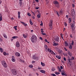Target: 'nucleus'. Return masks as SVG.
<instances>
[{
  "label": "nucleus",
  "mask_w": 76,
  "mask_h": 76,
  "mask_svg": "<svg viewBox=\"0 0 76 76\" xmlns=\"http://www.w3.org/2000/svg\"><path fill=\"white\" fill-rule=\"evenodd\" d=\"M55 40L56 42H59L60 41V39L57 36L55 38Z\"/></svg>",
  "instance_id": "obj_6"
},
{
  "label": "nucleus",
  "mask_w": 76,
  "mask_h": 76,
  "mask_svg": "<svg viewBox=\"0 0 76 76\" xmlns=\"http://www.w3.org/2000/svg\"><path fill=\"white\" fill-rule=\"evenodd\" d=\"M35 1L36 2H37V3H38L39 2V1L38 0H35Z\"/></svg>",
  "instance_id": "obj_62"
},
{
  "label": "nucleus",
  "mask_w": 76,
  "mask_h": 76,
  "mask_svg": "<svg viewBox=\"0 0 76 76\" xmlns=\"http://www.w3.org/2000/svg\"><path fill=\"white\" fill-rule=\"evenodd\" d=\"M16 60V59H15V58L14 57V56H12V61L13 62H15Z\"/></svg>",
  "instance_id": "obj_9"
},
{
  "label": "nucleus",
  "mask_w": 76,
  "mask_h": 76,
  "mask_svg": "<svg viewBox=\"0 0 76 76\" xmlns=\"http://www.w3.org/2000/svg\"><path fill=\"white\" fill-rule=\"evenodd\" d=\"M16 46L17 47H20V44L19 42H16Z\"/></svg>",
  "instance_id": "obj_7"
},
{
  "label": "nucleus",
  "mask_w": 76,
  "mask_h": 76,
  "mask_svg": "<svg viewBox=\"0 0 76 76\" xmlns=\"http://www.w3.org/2000/svg\"><path fill=\"white\" fill-rule=\"evenodd\" d=\"M56 58H57L59 59H60V58H61V56H56Z\"/></svg>",
  "instance_id": "obj_17"
},
{
  "label": "nucleus",
  "mask_w": 76,
  "mask_h": 76,
  "mask_svg": "<svg viewBox=\"0 0 76 76\" xmlns=\"http://www.w3.org/2000/svg\"><path fill=\"white\" fill-rule=\"evenodd\" d=\"M67 52L68 55L69 56H72V53H71L70 51H68Z\"/></svg>",
  "instance_id": "obj_14"
},
{
  "label": "nucleus",
  "mask_w": 76,
  "mask_h": 76,
  "mask_svg": "<svg viewBox=\"0 0 76 76\" xmlns=\"http://www.w3.org/2000/svg\"><path fill=\"white\" fill-rule=\"evenodd\" d=\"M50 30H52V29H53V27H50Z\"/></svg>",
  "instance_id": "obj_58"
},
{
  "label": "nucleus",
  "mask_w": 76,
  "mask_h": 76,
  "mask_svg": "<svg viewBox=\"0 0 76 76\" xmlns=\"http://www.w3.org/2000/svg\"><path fill=\"white\" fill-rule=\"evenodd\" d=\"M3 54L4 56H6V52H3Z\"/></svg>",
  "instance_id": "obj_51"
},
{
  "label": "nucleus",
  "mask_w": 76,
  "mask_h": 76,
  "mask_svg": "<svg viewBox=\"0 0 76 76\" xmlns=\"http://www.w3.org/2000/svg\"><path fill=\"white\" fill-rule=\"evenodd\" d=\"M63 54L64 56H67V53H63Z\"/></svg>",
  "instance_id": "obj_41"
},
{
  "label": "nucleus",
  "mask_w": 76,
  "mask_h": 76,
  "mask_svg": "<svg viewBox=\"0 0 76 76\" xmlns=\"http://www.w3.org/2000/svg\"><path fill=\"white\" fill-rule=\"evenodd\" d=\"M75 59V57L73 56H72V57H71V58L70 59V60H74Z\"/></svg>",
  "instance_id": "obj_31"
},
{
  "label": "nucleus",
  "mask_w": 76,
  "mask_h": 76,
  "mask_svg": "<svg viewBox=\"0 0 76 76\" xmlns=\"http://www.w3.org/2000/svg\"><path fill=\"white\" fill-rule=\"evenodd\" d=\"M3 35L5 38H7V36H6V34H3Z\"/></svg>",
  "instance_id": "obj_18"
},
{
  "label": "nucleus",
  "mask_w": 76,
  "mask_h": 76,
  "mask_svg": "<svg viewBox=\"0 0 76 76\" xmlns=\"http://www.w3.org/2000/svg\"><path fill=\"white\" fill-rule=\"evenodd\" d=\"M60 68L61 69H63V66H60Z\"/></svg>",
  "instance_id": "obj_61"
},
{
  "label": "nucleus",
  "mask_w": 76,
  "mask_h": 76,
  "mask_svg": "<svg viewBox=\"0 0 76 76\" xmlns=\"http://www.w3.org/2000/svg\"><path fill=\"white\" fill-rule=\"evenodd\" d=\"M41 32L42 33H43L44 31H43V28H41Z\"/></svg>",
  "instance_id": "obj_47"
},
{
  "label": "nucleus",
  "mask_w": 76,
  "mask_h": 76,
  "mask_svg": "<svg viewBox=\"0 0 76 76\" xmlns=\"http://www.w3.org/2000/svg\"><path fill=\"white\" fill-rule=\"evenodd\" d=\"M19 4H20V6H21L22 5V1H20Z\"/></svg>",
  "instance_id": "obj_35"
},
{
  "label": "nucleus",
  "mask_w": 76,
  "mask_h": 76,
  "mask_svg": "<svg viewBox=\"0 0 76 76\" xmlns=\"http://www.w3.org/2000/svg\"><path fill=\"white\" fill-rule=\"evenodd\" d=\"M32 13H33V15H34V16H35V12H32Z\"/></svg>",
  "instance_id": "obj_53"
},
{
  "label": "nucleus",
  "mask_w": 76,
  "mask_h": 76,
  "mask_svg": "<svg viewBox=\"0 0 76 76\" xmlns=\"http://www.w3.org/2000/svg\"><path fill=\"white\" fill-rule=\"evenodd\" d=\"M62 75L63 76H65V72H64L61 73Z\"/></svg>",
  "instance_id": "obj_36"
},
{
  "label": "nucleus",
  "mask_w": 76,
  "mask_h": 76,
  "mask_svg": "<svg viewBox=\"0 0 76 76\" xmlns=\"http://www.w3.org/2000/svg\"><path fill=\"white\" fill-rule=\"evenodd\" d=\"M18 18H20V12H18Z\"/></svg>",
  "instance_id": "obj_15"
},
{
  "label": "nucleus",
  "mask_w": 76,
  "mask_h": 76,
  "mask_svg": "<svg viewBox=\"0 0 76 76\" xmlns=\"http://www.w3.org/2000/svg\"><path fill=\"white\" fill-rule=\"evenodd\" d=\"M29 67H30V68H32V67H33V66L32 65H30L29 66Z\"/></svg>",
  "instance_id": "obj_38"
},
{
  "label": "nucleus",
  "mask_w": 76,
  "mask_h": 76,
  "mask_svg": "<svg viewBox=\"0 0 76 76\" xmlns=\"http://www.w3.org/2000/svg\"><path fill=\"white\" fill-rule=\"evenodd\" d=\"M2 64V66L5 67V68H6L7 67V65L6 64V62L5 61H3L1 62Z\"/></svg>",
  "instance_id": "obj_3"
},
{
  "label": "nucleus",
  "mask_w": 76,
  "mask_h": 76,
  "mask_svg": "<svg viewBox=\"0 0 76 76\" xmlns=\"http://www.w3.org/2000/svg\"><path fill=\"white\" fill-rule=\"evenodd\" d=\"M47 50L48 51H49V53H51L52 51H53L51 50L50 49H49V48H48V49Z\"/></svg>",
  "instance_id": "obj_26"
},
{
  "label": "nucleus",
  "mask_w": 76,
  "mask_h": 76,
  "mask_svg": "<svg viewBox=\"0 0 76 76\" xmlns=\"http://www.w3.org/2000/svg\"><path fill=\"white\" fill-rule=\"evenodd\" d=\"M23 36L24 38H26V37H27V36H26L24 34H23Z\"/></svg>",
  "instance_id": "obj_32"
},
{
  "label": "nucleus",
  "mask_w": 76,
  "mask_h": 76,
  "mask_svg": "<svg viewBox=\"0 0 76 76\" xmlns=\"http://www.w3.org/2000/svg\"><path fill=\"white\" fill-rule=\"evenodd\" d=\"M45 42H48V40L47 39H45Z\"/></svg>",
  "instance_id": "obj_64"
},
{
  "label": "nucleus",
  "mask_w": 76,
  "mask_h": 76,
  "mask_svg": "<svg viewBox=\"0 0 76 76\" xmlns=\"http://www.w3.org/2000/svg\"><path fill=\"white\" fill-rule=\"evenodd\" d=\"M31 40L33 43H35V42L37 41V37L35 35H33L31 38Z\"/></svg>",
  "instance_id": "obj_1"
},
{
  "label": "nucleus",
  "mask_w": 76,
  "mask_h": 76,
  "mask_svg": "<svg viewBox=\"0 0 76 76\" xmlns=\"http://www.w3.org/2000/svg\"><path fill=\"white\" fill-rule=\"evenodd\" d=\"M21 23H22V24L23 25H24L25 24V23L22 22V21H21Z\"/></svg>",
  "instance_id": "obj_57"
},
{
  "label": "nucleus",
  "mask_w": 76,
  "mask_h": 76,
  "mask_svg": "<svg viewBox=\"0 0 76 76\" xmlns=\"http://www.w3.org/2000/svg\"><path fill=\"white\" fill-rule=\"evenodd\" d=\"M49 25V26H50V27L52 26H53V21H50Z\"/></svg>",
  "instance_id": "obj_13"
},
{
  "label": "nucleus",
  "mask_w": 76,
  "mask_h": 76,
  "mask_svg": "<svg viewBox=\"0 0 76 76\" xmlns=\"http://www.w3.org/2000/svg\"><path fill=\"white\" fill-rule=\"evenodd\" d=\"M49 4V1H46V4L47 5Z\"/></svg>",
  "instance_id": "obj_40"
},
{
  "label": "nucleus",
  "mask_w": 76,
  "mask_h": 76,
  "mask_svg": "<svg viewBox=\"0 0 76 76\" xmlns=\"http://www.w3.org/2000/svg\"><path fill=\"white\" fill-rule=\"evenodd\" d=\"M70 38H73V36H72V34L70 35Z\"/></svg>",
  "instance_id": "obj_52"
},
{
  "label": "nucleus",
  "mask_w": 76,
  "mask_h": 76,
  "mask_svg": "<svg viewBox=\"0 0 76 76\" xmlns=\"http://www.w3.org/2000/svg\"><path fill=\"white\" fill-rule=\"evenodd\" d=\"M39 39H40V40H42V39H43L41 37H40Z\"/></svg>",
  "instance_id": "obj_60"
},
{
  "label": "nucleus",
  "mask_w": 76,
  "mask_h": 76,
  "mask_svg": "<svg viewBox=\"0 0 76 76\" xmlns=\"http://www.w3.org/2000/svg\"><path fill=\"white\" fill-rule=\"evenodd\" d=\"M68 64H69L70 66H71L72 64V62L70 61V59H69L68 60Z\"/></svg>",
  "instance_id": "obj_12"
},
{
  "label": "nucleus",
  "mask_w": 76,
  "mask_h": 76,
  "mask_svg": "<svg viewBox=\"0 0 76 76\" xmlns=\"http://www.w3.org/2000/svg\"><path fill=\"white\" fill-rule=\"evenodd\" d=\"M56 14L57 15H58V16H60V14L58 13V12H56Z\"/></svg>",
  "instance_id": "obj_49"
},
{
  "label": "nucleus",
  "mask_w": 76,
  "mask_h": 76,
  "mask_svg": "<svg viewBox=\"0 0 76 76\" xmlns=\"http://www.w3.org/2000/svg\"><path fill=\"white\" fill-rule=\"evenodd\" d=\"M42 25H43V23H42V21H41V24H40V25H41V26H42Z\"/></svg>",
  "instance_id": "obj_46"
},
{
  "label": "nucleus",
  "mask_w": 76,
  "mask_h": 76,
  "mask_svg": "<svg viewBox=\"0 0 76 76\" xmlns=\"http://www.w3.org/2000/svg\"><path fill=\"white\" fill-rule=\"evenodd\" d=\"M15 55L17 57H20V54L18 52H16L15 53Z\"/></svg>",
  "instance_id": "obj_8"
},
{
  "label": "nucleus",
  "mask_w": 76,
  "mask_h": 76,
  "mask_svg": "<svg viewBox=\"0 0 76 76\" xmlns=\"http://www.w3.org/2000/svg\"><path fill=\"white\" fill-rule=\"evenodd\" d=\"M58 69L59 70V72H61V69L59 67V66H58Z\"/></svg>",
  "instance_id": "obj_29"
},
{
  "label": "nucleus",
  "mask_w": 76,
  "mask_h": 76,
  "mask_svg": "<svg viewBox=\"0 0 76 76\" xmlns=\"http://www.w3.org/2000/svg\"><path fill=\"white\" fill-rule=\"evenodd\" d=\"M64 49L65 50V51H67V49H66V48L64 47Z\"/></svg>",
  "instance_id": "obj_50"
},
{
  "label": "nucleus",
  "mask_w": 76,
  "mask_h": 76,
  "mask_svg": "<svg viewBox=\"0 0 76 76\" xmlns=\"http://www.w3.org/2000/svg\"><path fill=\"white\" fill-rule=\"evenodd\" d=\"M53 46H57V45H59L58 43H56L55 42H53Z\"/></svg>",
  "instance_id": "obj_10"
},
{
  "label": "nucleus",
  "mask_w": 76,
  "mask_h": 76,
  "mask_svg": "<svg viewBox=\"0 0 76 76\" xmlns=\"http://www.w3.org/2000/svg\"><path fill=\"white\" fill-rule=\"evenodd\" d=\"M18 38V37L17 36H13L12 37V38L13 39H16V38Z\"/></svg>",
  "instance_id": "obj_28"
},
{
  "label": "nucleus",
  "mask_w": 76,
  "mask_h": 76,
  "mask_svg": "<svg viewBox=\"0 0 76 76\" xmlns=\"http://www.w3.org/2000/svg\"><path fill=\"white\" fill-rule=\"evenodd\" d=\"M69 48L71 50H72V45H70V46L69 47Z\"/></svg>",
  "instance_id": "obj_33"
},
{
  "label": "nucleus",
  "mask_w": 76,
  "mask_h": 76,
  "mask_svg": "<svg viewBox=\"0 0 76 76\" xmlns=\"http://www.w3.org/2000/svg\"><path fill=\"white\" fill-rule=\"evenodd\" d=\"M51 76H56V75H55V74H51Z\"/></svg>",
  "instance_id": "obj_44"
},
{
  "label": "nucleus",
  "mask_w": 76,
  "mask_h": 76,
  "mask_svg": "<svg viewBox=\"0 0 76 76\" xmlns=\"http://www.w3.org/2000/svg\"><path fill=\"white\" fill-rule=\"evenodd\" d=\"M32 58H33L34 60H38V57H37V56L36 55H34L32 57Z\"/></svg>",
  "instance_id": "obj_5"
},
{
  "label": "nucleus",
  "mask_w": 76,
  "mask_h": 76,
  "mask_svg": "<svg viewBox=\"0 0 76 76\" xmlns=\"http://www.w3.org/2000/svg\"><path fill=\"white\" fill-rule=\"evenodd\" d=\"M2 20V16L0 17V21H1Z\"/></svg>",
  "instance_id": "obj_48"
},
{
  "label": "nucleus",
  "mask_w": 76,
  "mask_h": 76,
  "mask_svg": "<svg viewBox=\"0 0 76 76\" xmlns=\"http://www.w3.org/2000/svg\"><path fill=\"white\" fill-rule=\"evenodd\" d=\"M68 21L69 23H70L72 21V18H68Z\"/></svg>",
  "instance_id": "obj_11"
},
{
  "label": "nucleus",
  "mask_w": 76,
  "mask_h": 76,
  "mask_svg": "<svg viewBox=\"0 0 76 76\" xmlns=\"http://www.w3.org/2000/svg\"><path fill=\"white\" fill-rule=\"evenodd\" d=\"M71 13L72 15H75V10H74L72 11Z\"/></svg>",
  "instance_id": "obj_23"
},
{
  "label": "nucleus",
  "mask_w": 76,
  "mask_h": 76,
  "mask_svg": "<svg viewBox=\"0 0 76 76\" xmlns=\"http://www.w3.org/2000/svg\"><path fill=\"white\" fill-rule=\"evenodd\" d=\"M27 25V24H26L25 23H24V26H26Z\"/></svg>",
  "instance_id": "obj_56"
},
{
  "label": "nucleus",
  "mask_w": 76,
  "mask_h": 76,
  "mask_svg": "<svg viewBox=\"0 0 76 76\" xmlns=\"http://www.w3.org/2000/svg\"><path fill=\"white\" fill-rule=\"evenodd\" d=\"M45 50H47L48 48V47H47V46L46 45H45Z\"/></svg>",
  "instance_id": "obj_21"
},
{
  "label": "nucleus",
  "mask_w": 76,
  "mask_h": 76,
  "mask_svg": "<svg viewBox=\"0 0 76 76\" xmlns=\"http://www.w3.org/2000/svg\"><path fill=\"white\" fill-rule=\"evenodd\" d=\"M29 22H30V24H31V25H33V23H32V22L31 19H30Z\"/></svg>",
  "instance_id": "obj_25"
},
{
  "label": "nucleus",
  "mask_w": 76,
  "mask_h": 76,
  "mask_svg": "<svg viewBox=\"0 0 76 76\" xmlns=\"http://www.w3.org/2000/svg\"><path fill=\"white\" fill-rule=\"evenodd\" d=\"M2 41H3V40H2L1 38H0V42H2Z\"/></svg>",
  "instance_id": "obj_59"
},
{
  "label": "nucleus",
  "mask_w": 76,
  "mask_h": 76,
  "mask_svg": "<svg viewBox=\"0 0 76 76\" xmlns=\"http://www.w3.org/2000/svg\"><path fill=\"white\" fill-rule=\"evenodd\" d=\"M55 70V68H53L52 69V72H54Z\"/></svg>",
  "instance_id": "obj_45"
},
{
  "label": "nucleus",
  "mask_w": 76,
  "mask_h": 76,
  "mask_svg": "<svg viewBox=\"0 0 76 76\" xmlns=\"http://www.w3.org/2000/svg\"><path fill=\"white\" fill-rule=\"evenodd\" d=\"M68 43L66 41L65 42V46L66 47H67L68 45Z\"/></svg>",
  "instance_id": "obj_16"
},
{
  "label": "nucleus",
  "mask_w": 76,
  "mask_h": 76,
  "mask_svg": "<svg viewBox=\"0 0 76 76\" xmlns=\"http://www.w3.org/2000/svg\"><path fill=\"white\" fill-rule=\"evenodd\" d=\"M40 72L41 73H45V70H41Z\"/></svg>",
  "instance_id": "obj_19"
},
{
  "label": "nucleus",
  "mask_w": 76,
  "mask_h": 76,
  "mask_svg": "<svg viewBox=\"0 0 76 76\" xmlns=\"http://www.w3.org/2000/svg\"><path fill=\"white\" fill-rule=\"evenodd\" d=\"M64 61H66V58L65 57L64 58Z\"/></svg>",
  "instance_id": "obj_55"
},
{
  "label": "nucleus",
  "mask_w": 76,
  "mask_h": 76,
  "mask_svg": "<svg viewBox=\"0 0 76 76\" xmlns=\"http://www.w3.org/2000/svg\"><path fill=\"white\" fill-rule=\"evenodd\" d=\"M37 18H40V17H41V14H38L37 16Z\"/></svg>",
  "instance_id": "obj_24"
},
{
  "label": "nucleus",
  "mask_w": 76,
  "mask_h": 76,
  "mask_svg": "<svg viewBox=\"0 0 76 76\" xmlns=\"http://www.w3.org/2000/svg\"><path fill=\"white\" fill-rule=\"evenodd\" d=\"M71 29H73V28L74 27V25H73V23H71Z\"/></svg>",
  "instance_id": "obj_20"
},
{
  "label": "nucleus",
  "mask_w": 76,
  "mask_h": 76,
  "mask_svg": "<svg viewBox=\"0 0 76 76\" xmlns=\"http://www.w3.org/2000/svg\"><path fill=\"white\" fill-rule=\"evenodd\" d=\"M51 54H53V55H54V56H56V53H54V52L53 51L51 52Z\"/></svg>",
  "instance_id": "obj_22"
},
{
  "label": "nucleus",
  "mask_w": 76,
  "mask_h": 76,
  "mask_svg": "<svg viewBox=\"0 0 76 76\" xmlns=\"http://www.w3.org/2000/svg\"><path fill=\"white\" fill-rule=\"evenodd\" d=\"M27 15H28V16H31V14H30V13L29 12H28L27 13Z\"/></svg>",
  "instance_id": "obj_37"
},
{
  "label": "nucleus",
  "mask_w": 76,
  "mask_h": 76,
  "mask_svg": "<svg viewBox=\"0 0 76 76\" xmlns=\"http://www.w3.org/2000/svg\"><path fill=\"white\" fill-rule=\"evenodd\" d=\"M39 7H37L36 8H35V9H37V10H38V9H39Z\"/></svg>",
  "instance_id": "obj_63"
},
{
  "label": "nucleus",
  "mask_w": 76,
  "mask_h": 76,
  "mask_svg": "<svg viewBox=\"0 0 76 76\" xmlns=\"http://www.w3.org/2000/svg\"><path fill=\"white\" fill-rule=\"evenodd\" d=\"M11 72L13 75H17V72H16V69H12Z\"/></svg>",
  "instance_id": "obj_4"
},
{
  "label": "nucleus",
  "mask_w": 76,
  "mask_h": 76,
  "mask_svg": "<svg viewBox=\"0 0 76 76\" xmlns=\"http://www.w3.org/2000/svg\"><path fill=\"white\" fill-rule=\"evenodd\" d=\"M59 12L60 14H63V11H62V10H61L59 11Z\"/></svg>",
  "instance_id": "obj_34"
},
{
  "label": "nucleus",
  "mask_w": 76,
  "mask_h": 76,
  "mask_svg": "<svg viewBox=\"0 0 76 76\" xmlns=\"http://www.w3.org/2000/svg\"><path fill=\"white\" fill-rule=\"evenodd\" d=\"M53 4L55 5L56 7L58 8L60 7V6L59 5V3L58 2L56 1H54L53 2Z\"/></svg>",
  "instance_id": "obj_2"
},
{
  "label": "nucleus",
  "mask_w": 76,
  "mask_h": 76,
  "mask_svg": "<svg viewBox=\"0 0 76 76\" xmlns=\"http://www.w3.org/2000/svg\"><path fill=\"white\" fill-rule=\"evenodd\" d=\"M74 44V41L73 40H72V43H71V44L72 45H73Z\"/></svg>",
  "instance_id": "obj_42"
},
{
  "label": "nucleus",
  "mask_w": 76,
  "mask_h": 76,
  "mask_svg": "<svg viewBox=\"0 0 76 76\" xmlns=\"http://www.w3.org/2000/svg\"><path fill=\"white\" fill-rule=\"evenodd\" d=\"M42 35H46V34L45 33H42Z\"/></svg>",
  "instance_id": "obj_54"
},
{
  "label": "nucleus",
  "mask_w": 76,
  "mask_h": 76,
  "mask_svg": "<svg viewBox=\"0 0 76 76\" xmlns=\"http://www.w3.org/2000/svg\"><path fill=\"white\" fill-rule=\"evenodd\" d=\"M41 64L42 66H45V64L42 63V62H41Z\"/></svg>",
  "instance_id": "obj_30"
},
{
  "label": "nucleus",
  "mask_w": 76,
  "mask_h": 76,
  "mask_svg": "<svg viewBox=\"0 0 76 76\" xmlns=\"http://www.w3.org/2000/svg\"><path fill=\"white\" fill-rule=\"evenodd\" d=\"M0 50L1 53H3L4 51V50H3V49L1 48H0Z\"/></svg>",
  "instance_id": "obj_27"
},
{
  "label": "nucleus",
  "mask_w": 76,
  "mask_h": 76,
  "mask_svg": "<svg viewBox=\"0 0 76 76\" xmlns=\"http://www.w3.org/2000/svg\"><path fill=\"white\" fill-rule=\"evenodd\" d=\"M17 27H18V26H15L14 27V29H15L16 31V30H17Z\"/></svg>",
  "instance_id": "obj_39"
},
{
  "label": "nucleus",
  "mask_w": 76,
  "mask_h": 76,
  "mask_svg": "<svg viewBox=\"0 0 76 76\" xmlns=\"http://www.w3.org/2000/svg\"><path fill=\"white\" fill-rule=\"evenodd\" d=\"M56 75H59L60 74V73L57 72H55Z\"/></svg>",
  "instance_id": "obj_43"
}]
</instances>
